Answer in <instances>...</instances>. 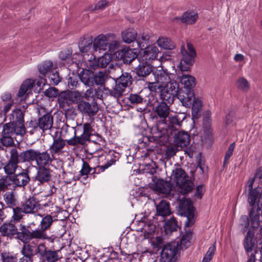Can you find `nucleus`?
<instances>
[{"label":"nucleus","instance_id":"4be33fe9","mask_svg":"<svg viewBox=\"0 0 262 262\" xmlns=\"http://www.w3.org/2000/svg\"><path fill=\"white\" fill-rule=\"evenodd\" d=\"M25 109V106H23V109L20 107L14 109L9 117L10 122L17 126H21L23 128H26L24 119Z\"/></svg>","mask_w":262,"mask_h":262},{"label":"nucleus","instance_id":"72a5a7b5","mask_svg":"<svg viewBox=\"0 0 262 262\" xmlns=\"http://www.w3.org/2000/svg\"><path fill=\"white\" fill-rule=\"evenodd\" d=\"M203 128L204 135L208 138H210L212 135L211 128V113L208 111L206 112L205 116L203 120Z\"/></svg>","mask_w":262,"mask_h":262},{"label":"nucleus","instance_id":"a18cd8bd","mask_svg":"<svg viewBox=\"0 0 262 262\" xmlns=\"http://www.w3.org/2000/svg\"><path fill=\"white\" fill-rule=\"evenodd\" d=\"M68 98L70 104H76L77 106L84 99V96L77 91L68 92Z\"/></svg>","mask_w":262,"mask_h":262},{"label":"nucleus","instance_id":"7ed1b4c3","mask_svg":"<svg viewBox=\"0 0 262 262\" xmlns=\"http://www.w3.org/2000/svg\"><path fill=\"white\" fill-rule=\"evenodd\" d=\"M115 81V85L110 89L104 87V94L116 99L121 98L125 89L129 87L133 83V77L130 73L122 72V74L117 78H113Z\"/></svg>","mask_w":262,"mask_h":262},{"label":"nucleus","instance_id":"bb28decb","mask_svg":"<svg viewBox=\"0 0 262 262\" xmlns=\"http://www.w3.org/2000/svg\"><path fill=\"white\" fill-rule=\"evenodd\" d=\"M261 208L258 205L257 207H251L249 212V216L251 223L250 227L249 229H257L260 225V213Z\"/></svg>","mask_w":262,"mask_h":262},{"label":"nucleus","instance_id":"39448f33","mask_svg":"<svg viewBox=\"0 0 262 262\" xmlns=\"http://www.w3.org/2000/svg\"><path fill=\"white\" fill-rule=\"evenodd\" d=\"M26 133V128L17 126L11 122L6 123L3 125L1 143L6 147L12 146L14 144V139L16 136L23 137Z\"/></svg>","mask_w":262,"mask_h":262},{"label":"nucleus","instance_id":"f257e3e1","mask_svg":"<svg viewBox=\"0 0 262 262\" xmlns=\"http://www.w3.org/2000/svg\"><path fill=\"white\" fill-rule=\"evenodd\" d=\"M38 215L42 218L39 225L34 222L28 224L31 241L33 239L36 241L47 240L50 243H53L56 237L49 236L46 231L50 229L53 222L57 221L58 219L51 214H38Z\"/></svg>","mask_w":262,"mask_h":262},{"label":"nucleus","instance_id":"f03ea898","mask_svg":"<svg viewBox=\"0 0 262 262\" xmlns=\"http://www.w3.org/2000/svg\"><path fill=\"white\" fill-rule=\"evenodd\" d=\"M15 223L12 220L4 223L0 227L2 235L10 238L15 237L23 243L30 242L31 239L28 225L20 224L18 229Z\"/></svg>","mask_w":262,"mask_h":262},{"label":"nucleus","instance_id":"4c0bfd02","mask_svg":"<svg viewBox=\"0 0 262 262\" xmlns=\"http://www.w3.org/2000/svg\"><path fill=\"white\" fill-rule=\"evenodd\" d=\"M4 200L8 207H15L18 204V200L13 191H7L3 195Z\"/></svg>","mask_w":262,"mask_h":262},{"label":"nucleus","instance_id":"c756f323","mask_svg":"<svg viewBox=\"0 0 262 262\" xmlns=\"http://www.w3.org/2000/svg\"><path fill=\"white\" fill-rule=\"evenodd\" d=\"M255 231L253 229H249L243 241V246L247 255H250L255 246L254 241L253 239Z\"/></svg>","mask_w":262,"mask_h":262},{"label":"nucleus","instance_id":"1a4fd4ad","mask_svg":"<svg viewBox=\"0 0 262 262\" xmlns=\"http://www.w3.org/2000/svg\"><path fill=\"white\" fill-rule=\"evenodd\" d=\"M59 250H56L54 248L48 249L45 243L39 244L36 247V253L40 258L48 262H56L60 259L58 255Z\"/></svg>","mask_w":262,"mask_h":262},{"label":"nucleus","instance_id":"09e8293b","mask_svg":"<svg viewBox=\"0 0 262 262\" xmlns=\"http://www.w3.org/2000/svg\"><path fill=\"white\" fill-rule=\"evenodd\" d=\"M79 78L81 80L86 84H89L91 82H92V79L94 78V73L91 70H87L86 69H82V71L79 74Z\"/></svg>","mask_w":262,"mask_h":262},{"label":"nucleus","instance_id":"ddd939ff","mask_svg":"<svg viewBox=\"0 0 262 262\" xmlns=\"http://www.w3.org/2000/svg\"><path fill=\"white\" fill-rule=\"evenodd\" d=\"M9 154L10 158L5 163H4L2 168L4 169L6 175L12 176L15 173L18 167V164L20 162L17 157V149L16 148H12Z\"/></svg>","mask_w":262,"mask_h":262},{"label":"nucleus","instance_id":"680f3d73","mask_svg":"<svg viewBox=\"0 0 262 262\" xmlns=\"http://www.w3.org/2000/svg\"><path fill=\"white\" fill-rule=\"evenodd\" d=\"M192 237V232L190 231L185 233L182 237L180 244V248L186 249L190 245V239Z\"/></svg>","mask_w":262,"mask_h":262},{"label":"nucleus","instance_id":"3c124183","mask_svg":"<svg viewBox=\"0 0 262 262\" xmlns=\"http://www.w3.org/2000/svg\"><path fill=\"white\" fill-rule=\"evenodd\" d=\"M158 45L166 50H172L174 48V45L172 41L165 37H160L157 40Z\"/></svg>","mask_w":262,"mask_h":262},{"label":"nucleus","instance_id":"b1692460","mask_svg":"<svg viewBox=\"0 0 262 262\" xmlns=\"http://www.w3.org/2000/svg\"><path fill=\"white\" fill-rule=\"evenodd\" d=\"M177 97L183 106L189 107L191 105L192 100L194 99V93L185 88H181L177 94Z\"/></svg>","mask_w":262,"mask_h":262},{"label":"nucleus","instance_id":"a211bd4d","mask_svg":"<svg viewBox=\"0 0 262 262\" xmlns=\"http://www.w3.org/2000/svg\"><path fill=\"white\" fill-rule=\"evenodd\" d=\"M21 208L25 211V214H33L40 208L39 201L34 196L29 195L20 202Z\"/></svg>","mask_w":262,"mask_h":262},{"label":"nucleus","instance_id":"393cba45","mask_svg":"<svg viewBox=\"0 0 262 262\" xmlns=\"http://www.w3.org/2000/svg\"><path fill=\"white\" fill-rule=\"evenodd\" d=\"M39 130L45 133L52 128L53 124V116L50 113H47L38 118Z\"/></svg>","mask_w":262,"mask_h":262},{"label":"nucleus","instance_id":"e2e57ef3","mask_svg":"<svg viewBox=\"0 0 262 262\" xmlns=\"http://www.w3.org/2000/svg\"><path fill=\"white\" fill-rule=\"evenodd\" d=\"M27 128L30 129L29 132L30 134H33L35 132L39 130V124L38 119L32 118L30 121H27L26 123Z\"/></svg>","mask_w":262,"mask_h":262},{"label":"nucleus","instance_id":"9b49d317","mask_svg":"<svg viewBox=\"0 0 262 262\" xmlns=\"http://www.w3.org/2000/svg\"><path fill=\"white\" fill-rule=\"evenodd\" d=\"M114 57L116 60L121 61L120 64H130L138 57V53L135 49L124 48L117 51L114 53Z\"/></svg>","mask_w":262,"mask_h":262},{"label":"nucleus","instance_id":"c85d7f7f","mask_svg":"<svg viewBox=\"0 0 262 262\" xmlns=\"http://www.w3.org/2000/svg\"><path fill=\"white\" fill-rule=\"evenodd\" d=\"M108 42L107 37L103 34H100L93 40V50L96 51H105L107 50Z\"/></svg>","mask_w":262,"mask_h":262},{"label":"nucleus","instance_id":"4d7b16f0","mask_svg":"<svg viewBox=\"0 0 262 262\" xmlns=\"http://www.w3.org/2000/svg\"><path fill=\"white\" fill-rule=\"evenodd\" d=\"M112 59V54L105 53L103 56L98 58L96 64L90 63L89 66H108Z\"/></svg>","mask_w":262,"mask_h":262},{"label":"nucleus","instance_id":"2f4dec72","mask_svg":"<svg viewBox=\"0 0 262 262\" xmlns=\"http://www.w3.org/2000/svg\"><path fill=\"white\" fill-rule=\"evenodd\" d=\"M154 189L159 193L168 194L170 193L172 186L169 182L158 179L155 183Z\"/></svg>","mask_w":262,"mask_h":262},{"label":"nucleus","instance_id":"f8f14e48","mask_svg":"<svg viewBox=\"0 0 262 262\" xmlns=\"http://www.w3.org/2000/svg\"><path fill=\"white\" fill-rule=\"evenodd\" d=\"M178 88V82L174 80L170 81L163 85V92L160 95V99L168 101L169 104H172L179 91Z\"/></svg>","mask_w":262,"mask_h":262},{"label":"nucleus","instance_id":"423d86ee","mask_svg":"<svg viewBox=\"0 0 262 262\" xmlns=\"http://www.w3.org/2000/svg\"><path fill=\"white\" fill-rule=\"evenodd\" d=\"M188 178V176L181 167H176L172 171L171 179L183 194L190 192L194 188V183Z\"/></svg>","mask_w":262,"mask_h":262},{"label":"nucleus","instance_id":"c9c22d12","mask_svg":"<svg viewBox=\"0 0 262 262\" xmlns=\"http://www.w3.org/2000/svg\"><path fill=\"white\" fill-rule=\"evenodd\" d=\"M198 18V13L194 11H187L185 12L179 19L183 23L187 25L194 24ZM179 19V18H177Z\"/></svg>","mask_w":262,"mask_h":262},{"label":"nucleus","instance_id":"f3484780","mask_svg":"<svg viewBox=\"0 0 262 262\" xmlns=\"http://www.w3.org/2000/svg\"><path fill=\"white\" fill-rule=\"evenodd\" d=\"M30 171L28 168L23 169L18 173H14L10 176L11 185L14 184L15 187H23L26 186L30 182L31 178L29 175Z\"/></svg>","mask_w":262,"mask_h":262},{"label":"nucleus","instance_id":"052dcab7","mask_svg":"<svg viewBox=\"0 0 262 262\" xmlns=\"http://www.w3.org/2000/svg\"><path fill=\"white\" fill-rule=\"evenodd\" d=\"M13 209V215L12 216V221L14 222H19L23 217L24 213L25 214L24 211L21 208V206L12 207Z\"/></svg>","mask_w":262,"mask_h":262},{"label":"nucleus","instance_id":"69168bd1","mask_svg":"<svg viewBox=\"0 0 262 262\" xmlns=\"http://www.w3.org/2000/svg\"><path fill=\"white\" fill-rule=\"evenodd\" d=\"M83 96L84 100H93V99L96 100V98H101L100 97H99L98 91L92 88L88 89Z\"/></svg>","mask_w":262,"mask_h":262},{"label":"nucleus","instance_id":"2eb2a0df","mask_svg":"<svg viewBox=\"0 0 262 262\" xmlns=\"http://www.w3.org/2000/svg\"><path fill=\"white\" fill-rule=\"evenodd\" d=\"M143 54L138 58L139 61L138 66H151V64L155 60L159 53L158 49L154 46H148L143 48Z\"/></svg>","mask_w":262,"mask_h":262},{"label":"nucleus","instance_id":"6e6d98bb","mask_svg":"<svg viewBox=\"0 0 262 262\" xmlns=\"http://www.w3.org/2000/svg\"><path fill=\"white\" fill-rule=\"evenodd\" d=\"M11 181L10 176L6 174L3 176L0 174V191H5L7 190L11 186Z\"/></svg>","mask_w":262,"mask_h":262},{"label":"nucleus","instance_id":"de8ad7c7","mask_svg":"<svg viewBox=\"0 0 262 262\" xmlns=\"http://www.w3.org/2000/svg\"><path fill=\"white\" fill-rule=\"evenodd\" d=\"M82 165L81 170L80 171V173L79 176H76L77 179L79 180L81 177H84V179L88 178V174L90 173L91 171L93 170V172L91 174H94L96 172V168H92L90 167L89 163L85 161H82Z\"/></svg>","mask_w":262,"mask_h":262},{"label":"nucleus","instance_id":"bf43d9fd","mask_svg":"<svg viewBox=\"0 0 262 262\" xmlns=\"http://www.w3.org/2000/svg\"><path fill=\"white\" fill-rule=\"evenodd\" d=\"M68 92H61L58 96V103L60 108H66L68 104H70L69 99L68 98Z\"/></svg>","mask_w":262,"mask_h":262},{"label":"nucleus","instance_id":"ea45409f","mask_svg":"<svg viewBox=\"0 0 262 262\" xmlns=\"http://www.w3.org/2000/svg\"><path fill=\"white\" fill-rule=\"evenodd\" d=\"M137 37L136 31L132 28H129L122 32L123 41L126 43H130L135 41Z\"/></svg>","mask_w":262,"mask_h":262},{"label":"nucleus","instance_id":"8fccbe9b","mask_svg":"<svg viewBox=\"0 0 262 262\" xmlns=\"http://www.w3.org/2000/svg\"><path fill=\"white\" fill-rule=\"evenodd\" d=\"M1 259L2 262H17V254L13 252L4 251L1 253Z\"/></svg>","mask_w":262,"mask_h":262},{"label":"nucleus","instance_id":"412c9836","mask_svg":"<svg viewBox=\"0 0 262 262\" xmlns=\"http://www.w3.org/2000/svg\"><path fill=\"white\" fill-rule=\"evenodd\" d=\"M67 140H64L61 135L59 136H54L53 138V142L50 145L49 150L51 154L53 155L54 157L56 155H60L63 152V149L64 148Z\"/></svg>","mask_w":262,"mask_h":262},{"label":"nucleus","instance_id":"0eeeda50","mask_svg":"<svg viewBox=\"0 0 262 262\" xmlns=\"http://www.w3.org/2000/svg\"><path fill=\"white\" fill-rule=\"evenodd\" d=\"M168 101L164 100L159 101L157 98L153 99L149 98L148 100V105L152 106L154 113L161 119H162L161 124L166 127L165 122V119L168 117L170 113V105Z\"/></svg>","mask_w":262,"mask_h":262},{"label":"nucleus","instance_id":"49530a36","mask_svg":"<svg viewBox=\"0 0 262 262\" xmlns=\"http://www.w3.org/2000/svg\"><path fill=\"white\" fill-rule=\"evenodd\" d=\"M34 85V81L32 79H26L21 85L17 94L18 97H21L26 92L31 90Z\"/></svg>","mask_w":262,"mask_h":262},{"label":"nucleus","instance_id":"9d476101","mask_svg":"<svg viewBox=\"0 0 262 262\" xmlns=\"http://www.w3.org/2000/svg\"><path fill=\"white\" fill-rule=\"evenodd\" d=\"M58 57L60 59L59 64L62 66L72 65L82 66L83 62V57L80 54L73 55L72 57V51L70 50H64L59 52Z\"/></svg>","mask_w":262,"mask_h":262},{"label":"nucleus","instance_id":"a19ab883","mask_svg":"<svg viewBox=\"0 0 262 262\" xmlns=\"http://www.w3.org/2000/svg\"><path fill=\"white\" fill-rule=\"evenodd\" d=\"M181 83L183 84L182 88L194 92L193 89L196 85L195 79L190 75H184L181 79Z\"/></svg>","mask_w":262,"mask_h":262},{"label":"nucleus","instance_id":"13d9d810","mask_svg":"<svg viewBox=\"0 0 262 262\" xmlns=\"http://www.w3.org/2000/svg\"><path fill=\"white\" fill-rule=\"evenodd\" d=\"M24 245L21 250V253L22 255H27L28 256L33 257L36 253V250H34L35 247L29 243H24Z\"/></svg>","mask_w":262,"mask_h":262},{"label":"nucleus","instance_id":"c03bdc74","mask_svg":"<svg viewBox=\"0 0 262 262\" xmlns=\"http://www.w3.org/2000/svg\"><path fill=\"white\" fill-rule=\"evenodd\" d=\"M235 86L238 90L243 93H247L250 89V83L244 77H240L237 78L235 82Z\"/></svg>","mask_w":262,"mask_h":262},{"label":"nucleus","instance_id":"6ab92c4d","mask_svg":"<svg viewBox=\"0 0 262 262\" xmlns=\"http://www.w3.org/2000/svg\"><path fill=\"white\" fill-rule=\"evenodd\" d=\"M160 124L157 123L151 128V133L152 136L149 137H143V140L140 139L139 143H144V146L147 145V141L149 142H158L159 140L162 137L163 135L166 133V130L164 127H160Z\"/></svg>","mask_w":262,"mask_h":262},{"label":"nucleus","instance_id":"864d4df0","mask_svg":"<svg viewBox=\"0 0 262 262\" xmlns=\"http://www.w3.org/2000/svg\"><path fill=\"white\" fill-rule=\"evenodd\" d=\"M149 39V35L145 32H143L142 34H140L139 37L136 40L138 46L141 50H143V48L148 47L147 43L148 42Z\"/></svg>","mask_w":262,"mask_h":262},{"label":"nucleus","instance_id":"5701e85b","mask_svg":"<svg viewBox=\"0 0 262 262\" xmlns=\"http://www.w3.org/2000/svg\"><path fill=\"white\" fill-rule=\"evenodd\" d=\"M190 142V136L186 132L179 131L176 133L174 136L173 143L177 148L182 149L186 147Z\"/></svg>","mask_w":262,"mask_h":262},{"label":"nucleus","instance_id":"37998d69","mask_svg":"<svg viewBox=\"0 0 262 262\" xmlns=\"http://www.w3.org/2000/svg\"><path fill=\"white\" fill-rule=\"evenodd\" d=\"M161 83V82H158V81L152 82H148L147 88L152 94L151 97L154 98V94L155 95L158 94L160 97V95L162 94L163 85Z\"/></svg>","mask_w":262,"mask_h":262},{"label":"nucleus","instance_id":"a878e982","mask_svg":"<svg viewBox=\"0 0 262 262\" xmlns=\"http://www.w3.org/2000/svg\"><path fill=\"white\" fill-rule=\"evenodd\" d=\"M51 170L46 167L37 168V173L34 177L35 180L39 182V184L48 183L52 179Z\"/></svg>","mask_w":262,"mask_h":262},{"label":"nucleus","instance_id":"338daca9","mask_svg":"<svg viewBox=\"0 0 262 262\" xmlns=\"http://www.w3.org/2000/svg\"><path fill=\"white\" fill-rule=\"evenodd\" d=\"M235 142H233L230 144V145L228 147V149L226 152L225 157H224V162H223V167H226L227 166V165L229 164L230 158L233 155V152L234 149L235 148Z\"/></svg>","mask_w":262,"mask_h":262},{"label":"nucleus","instance_id":"6e6552de","mask_svg":"<svg viewBox=\"0 0 262 262\" xmlns=\"http://www.w3.org/2000/svg\"><path fill=\"white\" fill-rule=\"evenodd\" d=\"M195 209L189 199L182 200L179 204V213L181 216L187 217L185 227L192 226L195 222Z\"/></svg>","mask_w":262,"mask_h":262},{"label":"nucleus","instance_id":"5fc2aeb1","mask_svg":"<svg viewBox=\"0 0 262 262\" xmlns=\"http://www.w3.org/2000/svg\"><path fill=\"white\" fill-rule=\"evenodd\" d=\"M163 67H157L156 71H152L156 81L162 83L168 77L167 73L163 70Z\"/></svg>","mask_w":262,"mask_h":262},{"label":"nucleus","instance_id":"774afa93","mask_svg":"<svg viewBox=\"0 0 262 262\" xmlns=\"http://www.w3.org/2000/svg\"><path fill=\"white\" fill-rule=\"evenodd\" d=\"M216 250L215 243L212 245L204 255L202 262H210L212 259Z\"/></svg>","mask_w":262,"mask_h":262},{"label":"nucleus","instance_id":"e433bc0d","mask_svg":"<svg viewBox=\"0 0 262 262\" xmlns=\"http://www.w3.org/2000/svg\"><path fill=\"white\" fill-rule=\"evenodd\" d=\"M120 158V155L119 152H115L113 151L112 152H110V155L107 158V162L106 163L101 166H99V169L101 170V171H103L106 169L115 164L116 161H118Z\"/></svg>","mask_w":262,"mask_h":262},{"label":"nucleus","instance_id":"f704fd0d","mask_svg":"<svg viewBox=\"0 0 262 262\" xmlns=\"http://www.w3.org/2000/svg\"><path fill=\"white\" fill-rule=\"evenodd\" d=\"M93 44V38L92 36L86 35L81 38L79 43V50L82 53L88 52L92 48Z\"/></svg>","mask_w":262,"mask_h":262},{"label":"nucleus","instance_id":"7c9ffc66","mask_svg":"<svg viewBox=\"0 0 262 262\" xmlns=\"http://www.w3.org/2000/svg\"><path fill=\"white\" fill-rule=\"evenodd\" d=\"M37 150L29 149L19 153L17 150V157L20 163L32 162L35 161Z\"/></svg>","mask_w":262,"mask_h":262},{"label":"nucleus","instance_id":"4468645a","mask_svg":"<svg viewBox=\"0 0 262 262\" xmlns=\"http://www.w3.org/2000/svg\"><path fill=\"white\" fill-rule=\"evenodd\" d=\"M78 111L83 115L93 117L95 116L99 110V106L96 100H84L77 106Z\"/></svg>","mask_w":262,"mask_h":262},{"label":"nucleus","instance_id":"dca6fc26","mask_svg":"<svg viewBox=\"0 0 262 262\" xmlns=\"http://www.w3.org/2000/svg\"><path fill=\"white\" fill-rule=\"evenodd\" d=\"M178 244H168L164 245L161 252L160 262H176Z\"/></svg>","mask_w":262,"mask_h":262},{"label":"nucleus","instance_id":"0e129e2a","mask_svg":"<svg viewBox=\"0 0 262 262\" xmlns=\"http://www.w3.org/2000/svg\"><path fill=\"white\" fill-rule=\"evenodd\" d=\"M127 99L132 104H139L146 102V100L141 95V93L130 94Z\"/></svg>","mask_w":262,"mask_h":262},{"label":"nucleus","instance_id":"79ce46f5","mask_svg":"<svg viewBox=\"0 0 262 262\" xmlns=\"http://www.w3.org/2000/svg\"><path fill=\"white\" fill-rule=\"evenodd\" d=\"M191 115L193 119H198L200 118V111L202 107V102L199 99H194L192 102Z\"/></svg>","mask_w":262,"mask_h":262},{"label":"nucleus","instance_id":"aec40b11","mask_svg":"<svg viewBox=\"0 0 262 262\" xmlns=\"http://www.w3.org/2000/svg\"><path fill=\"white\" fill-rule=\"evenodd\" d=\"M56 159V157L48 152V150L41 152L37 150L35 162L37 167L49 166Z\"/></svg>","mask_w":262,"mask_h":262},{"label":"nucleus","instance_id":"58836bf2","mask_svg":"<svg viewBox=\"0 0 262 262\" xmlns=\"http://www.w3.org/2000/svg\"><path fill=\"white\" fill-rule=\"evenodd\" d=\"M164 228L166 234H171L173 232L177 231L179 225L176 218L172 216L165 221Z\"/></svg>","mask_w":262,"mask_h":262},{"label":"nucleus","instance_id":"cd10ccee","mask_svg":"<svg viewBox=\"0 0 262 262\" xmlns=\"http://www.w3.org/2000/svg\"><path fill=\"white\" fill-rule=\"evenodd\" d=\"M254 179H249L247 182L248 190V202L251 207H254L257 199L258 191L257 188H253Z\"/></svg>","mask_w":262,"mask_h":262},{"label":"nucleus","instance_id":"603ef678","mask_svg":"<svg viewBox=\"0 0 262 262\" xmlns=\"http://www.w3.org/2000/svg\"><path fill=\"white\" fill-rule=\"evenodd\" d=\"M181 53L183 56V60L185 63L189 66H192L194 64V58L196 56H191L186 50L184 45H182L181 48Z\"/></svg>","mask_w":262,"mask_h":262},{"label":"nucleus","instance_id":"473e14b6","mask_svg":"<svg viewBox=\"0 0 262 262\" xmlns=\"http://www.w3.org/2000/svg\"><path fill=\"white\" fill-rule=\"evenodd\" d=\"M157 215L162 216L163 217L167 216L171 214L170 207V204L166 201H161L156 206Z\"/></svg>","mask_w":262,"mask_h":262},{"label":"nucleus","instance_id":"20e7f679","mask_svg":"<svg viewBox=\"0 0 262 262\" xmlns=\"http://www.w3.org/2000/svg\"><path fill=\"white\" fill-rule=\"evenodd\" d=\"M73 128L74 129V135L67 141V144L70 146L84 145L88 141H90L91 137L94 135L95 132L91 123L88 122L83 124H77Z\"/></svg>","mask_w":262,"mask_h":262}]
</instances>
